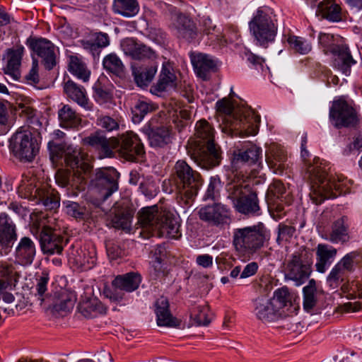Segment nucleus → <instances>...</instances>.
I'll use <instances>...</instances> for the list:
<instances>
[{
  "instance_id": "f257e3e1",
  "label": "nucleus",
  "mask_w": 362,
  "mask_h": 362,
  "mask_svg": "<svg viewBox=\"0 0 362 362\" xmlns=\"http://www.w3.org/2000/svg\"><path fill=\"white\" fill-rule=\"evenodd\" d=\"M329 163L315 158L313 163L308 167L310 180V197L317 205L325 199H333L351 192L352 182L342 175H332Z\"/></svg>"
},
{
  "instance_id": "f03ea898",
  "label": "nucleus",
  "mask_w": 362,
  "mask_h": 362,
  "mask_svg": "<svg viewBox=\"0 0 362 362\" xmlns=\"http://www.w3.org/2000/svg\"><path fill=\"white\" fill-rule=\"evenodd\" d=\"M216 106L224 134L246 137L258 133L260 117L251 107L245 105L235 107L227 98L217 101Z\"/></svg>"
},
{
  "instance_id": "7ed1b4c3",
  "label": "nucleus",
  "mask_w": 362,
  "mask_h": 362,
  "mask_svg": "<svg viewBox=\"0 0 362 362\" xmlns=\"http://www.w3.org/2000/svg\"><path fill=\"white\" fill-rule=\"evenodd\" d=\"M139 223L152 235L173 239L181 236L178 218L169 211L159 210L156 206L142 208L139 212Z\"/></svg>"
},
{
  "instance_id": "20e7f679",
  "label": "nucleus",
  "mask_w": 362,
  "mask_h": 362,
  "mask_svg": "<svg viewBox=\"0 0 362 362\" xmlns=\"http://www.w3.org/2000/svg\"><path fill=\"white\" fill-rule=\"evenodd\" d=\"M198 150L194 153L193 159L199 166L210 169L220 163L219 148L214 142V129L206 120H200L195 127Z\"/></svg>"
},
{
  "instance_id": "39448f33",
  "label": "nucleus",
  "mask_w": 362,
  "mask_h": 362,
  "mask_svg": "<svg viewBox=\"0 0 362 362\" xmlns=\"http://www.w3.org/2000/svg\"><path fill=\"white\" fill-rule=\"evenodd\" d=\"M250 33L257 45L267 47L274 41L278 25L274 11L269 7H260L249 22Z\"/></svg>"
},
{
  "instance_id": "423d86ee",
  "label": "nucleus",
  "mask_w": 362,
  "mask_h": 362,
  "mask_svg": "<svg viewBox=\"0 0 362 362\" xmlns=\"http://www.w3.org/2000/svg\"><path fill=\"white\" fill-rule=\"evenodd\" d=\"M246 179L233 180L227 186L228 198L236 210L244 214H258L259 211L257 194L252 190Z\"/></svg>"
},
{
  "instance_id": "0eeeda50",
  "label": "nucleus",
  "mask_w": 362,
  "mask_h": 362,
  "mask_svg": "<svg viewBox=\"0 0 362 362\" xmlns=\"http://www.w3.org/2000/svg\"><path fill=\"white\" fill-rule=\"evenodd\" d=\"M318 42L325 53L333 54L334 66L349 75L351 66L356 62L351 56L344 38L338 35L320 33Z\"/></svg>"
},
{
  "instance_id": "6e6552de",
  "label": "nucleus",
  "mask_w": 362,
  "mask_h": 362,
  "mask_svg": "<svg viewBox=\"0 0 362 362\" xmlns=\"http://www.w3.org/2000/svg\"><path fill=\"white\" fill-rule=\"evenodd\" d=\"M174 170L177 193L187 199H192L202 184L199 173L183 160L176 162Z\"/></svg>"
},
{
  "instance_id": "1a4fd4ad",
  "label": "nucleus",
  "mask_w": 362,
  "mask_h": 362,
  "mask_svg": "<svg viewBox=\"0 0 362 362\" xmlns=\"http://www.w3.org/2000/svg\"><path fill=\"white\" fill-rule=\"evenodd\" d=\"M10 151L21 162H31L39 151V144L27 129L18 130L11 138Z\"/></svg>"
},
{
  "instance_id": "9d476101",
  "label": "nucleus",
  "mask_w": 362,
  "mask_h": 362,
  "mask_svg": "<svg viewBox=\"0 0 362 362\" xmlns=\"http://www.w3.org/2000/svg\"><path fill=\"white\" fill-rule=\"evenodd\" d=\"M233 243L235 250L243 255H252L260 249L265 237L257 226L235 229Z\"/></svg>"
},
{
  "instance_id": "9b49d317",
  "label": "nucleus",
  "mask_w": 362,
  "mask_h": 362,
  "mask_svg": "<svg viewBox=\"0 0 362 362\" xmlns=\"http://www.w3.org/2000/svg\"><path fill=\"white\" fill-rule=\"evenodd\" d=\"M262 158V148L252 143H247L241 148L233 150L231 157V167L233 169V180L241 178L243 170L251 165L260 162Z\"/></svg>"
},
{
  "instance_id": "f8f14e48",
  "label": "nucleus",
  "mask_w": 362,
  "mask_h": 362,
  "mask_svg": "<svg viewBox=\"0 0 362 362\" xmlns=\"http://www.w3.org/2000/svg\"><path fill=\"white\" fill-rule=\"evenodd\" d=\"M141 276L136 273L119 275L112 281V290L105 292L106 296L113 301H120L125 298V293L136 290L141 283Z\"/></svg>"
},
{
  "instance_id": "ddd939ff",
  "label": "nucleus",
  "mask_w": 362,
  "mask_h": 362,
  "mask_svg": "<svg viewBox=\"0 0 362 362\" xmlns=\"http://www.w3.org/2000/svg\"><path fill=\"white\" fill-rule=\"evenodd\" d=\"M329 119L337 128L349 127L357 122L355 110L343 98L333 101L329 110Z\"/></svg>"
},
{
  "instance_id": "4468645a",
  "label": "nucleus",
  "mask_w": 362,
  "mask_h": 362,
  "mask_svg": "<svg viewBox=\"0 0 362 362\" xmlns=\"http://www.w3.org/2000/svg\"><path fill=\"white\" fill-rule=\"evenodd\" d=\"M65 160L71 168L77 169L76 171L74 172V177L71 181L66 173L58 172L56 175V182L62 187L71 185V187H75L79 191L84 189L83 184L87 178V172L86 170L80 166L81 164L78 156L75 154L73 156H67Z\"/></svg>"
},
{
  "instance_id": "2eb2a0df",
  "label": "nucleus",
  "mask_w": 362,
  "mask_h": 362,
  "mask_svg": "<svg viewBox=\"0 0 362 362\" xmlns=\"http://www.w3.org/2000/svg\"><path fill=\"white\" fill-rule=\"evenodd\" d=\"M119 177V173L113 168H102L97 171L93 185L98 189L101 199H107L117 190Z\"/></svg>"
},
{
  "instance_id": "dca6fc26",
  "label": "nucleus",
  "mask_w": 362,
  "mask_h": 362,
  "mask_svg": "<svg viewBox=\"0 0 362 362\" xmlns=\"http://www.w3.org/2000/svg\"><path fill=\"white\" fill-rule=\"evenodd\" d=\"M119 144L115 148L127 160L135 161L144 154V146L133 132H127L117 139Z\"/></svg>"
},
{
  "instance_id": "f3484780",
  "label": "nucleus",
  "mask_w": 362,
  "mask_h": 362,
  "mask_svg": "<svg viewBox=\"0 0 362 362\" xmlns=\"http://www.w3.org/2000/svg\"><path fill=\"white\" fill-rule=\"evenodd\" d=\"M33 182L23 181L18 187V192L25 198L36 200L37 203H42L45 206L52 209L59 206V203L52 197L49 191L44 188H39L32 186Z\"/></svg>"
},
{
  "instance_id": "a211bd4d",
  "label": "nucleus",
  "mask_w": 362,
  "mask_h": 362,
  "mask_svg": "<svg viewBox=\"0 0 362 362\" xmlns=\"http://www.w3.org/2000/svg\"><path fill=\"white\" fill-rule=\"evenodd\" d=\"M312 272L311 267L300 262V256L291 255L285 267V276L293 281L296 286L303 284Z\"/></svg>"
},
{
  "instance_id": "6ab92c4d",
  "label": "nucleus",
  "mask_w": 362,
  "mask_h": 362,
  "mask_svg": "<svg viewBox=\"0 0 362 362\" xmlns=\"http://www.w3.org/2000/svg\"><path fill=\"white\" fill-rule=\"evenodd\" d=\"M30 47L42 58L47 69H52L56 64L55 47L52 42L45 38L28 40Z\"/></svg>"
},
{
  "instance_id": "aec40b11",
  "label": "nucleus",
  "mask_w": 362,
  "mask_h": 362,
  "mask_svg": "<svg viewBox=\"0 0 362 362\" xmlns=\"http://www.w3.org/2000/svg\"><path fill=\"white\" fill-rule=\"evenodd\" d=\"M24 52L23 46L17 45L15 47L8 49L4 55L3 60L6 63L3 69L4 72L16 81L21 77V66Z\"/></svg>"
},
{
  "instance_id": "412c9836",
  "label": "nucleus",
  "mask_w": 362,
  "mask_h": 362,
  "mask_svg": "<svg viewBox=\"0 0 362 362\" xmlns=\"http://www.w3.org/2000/svg\"><path fill=\"white\" fill-rule=\"evenodd\" d=\"M69 262L82 269H91L96 262V250L93 246L73 248L68 255Z\"/></svg>"
},
{
  "instance_id": "4be33fe9",
  "label": "nucleus",
  "mask_w": 362,
  "mask_h": 362,
  "mask_svg": "<svg viewBox=\"0 0 362 362\" xmlns=\"http://www.w3.org/2000/svg\"><path fill=\"white\" fill-rule=\"evenodd\" d=\"M58 224L56 223L50 230L40 232V242L44 253L54 255L60 254L63 250V238L59 230Z\"/></svg>"
},
{
  "instance_id": "5701e85b",
  "label": "nucleus",
  "mask_w": 362,
  "mask_h": 362,
  "mask_svg": "<svg viewBox=\"0 0 362 362\" xmlns=\"http://www.w3.org/2000/svg\"><path fill=\"white\" fill-rule=\"evenodd\" d=\"M190 59L197 76L206 80L211 72L216 71L218 62L211 56L203 53H192Z\"/></svg>"
},
{
  "instance_id": "b1692460",
  "label": "nucleus",
  "mask_w": 362,
  "mask_h": 362,
  "mask_svg": "<svg viewBox=\"0 0 362 362\" xmlns=\"http://www.w3.org/2000/svg\"><path fill=\"white\" fill-rule=\"evenodd\" d=\"M16 227L5 214H0V255H6L16 240Z\"/></svg>"
},
{
  "instance_id": "393cba45",
  "label": "nucleus",
  "mask_w": 362,
  "mask_h": 362,
  "mask_svg": "<svg viewBox=\"0 0 362 362\" xmlns=\"http://www.w3.org/2000/svg\"><path fill=\"white\" fill-rule=\"evenodd\" d=\"M266 161L276 174H281L287 168V154L283 146L272 144L266 151Z\"/></svg>"
},
{
  "instance_id": "a878e982",
  "label": "nucleus",
  "mask_w": 362,
  "mask_h": 362,
  "mask_svg": "<svg viewBox=\"0 0 362 362\" xmlns=\"http://www.w3.org/2000/svg\"><path fill=\"white\" fill-rule=\"evenodd\" d=\"M337 250L333 246L320 243L315 248L316 271L324 274L334 261Z\"/></svg>"
},
{
  "instance_id": "bb28decb",
  "label": "nucleus",
  "mask_w": 362,
  "mask_h": 362,
  "mask_svg": "<svg viewBox=\"0 0 362 362\" xmlns=\"http://www.w3.org/2000/svg\"><path fill=\"white\" fill-rule=\"evenodd\" d=\"M83 143L101 151L105 156H111L112 151L119 144L116 138L107 139L100 132H95L84 138Z\"/></svg>"
},
{
  "instance_id": "cd10ccee",
  "label": "nucleus",
  "mask_w": 362,
  "mask_h": 362,
  "mask_svg": "<svg viewBox=\"0 0 362 362\" xmlns=\"http://www.w3.org/2000/svg\"><path fill=\"white\" fill-rule=\"evenodd\" d=\"M254 313L258 319L266 322L276 320L281 315V313L273 306L272 302L265 297L255 299Z\"/></svg>"
},
{
  "instance_id": "c85d7f7f",
  "label": "nucleus",
  "mask_w": 362,
  "mask_h": 362,
  "mask_svg": "<svg viewBox=\"0 0 362 362\" xmlns=\"http://www.w3.org/2000/svg\"><path fill=\"white\" fill-rule=\"evenodd\" d=\"M121 47L126 55L134 59H151L155 57V52L150 47L136 42L132 38H127L121 43Z\"/></svg>"
},
{
  "instance_id": "c756f323",
  "label": "nucleus",
  "mask_w": 362,
  "mask_h": 362,
  "mask_svg": "<svg viewBox=\"0 0 362 362\" xmlns=\"http://www.w3.org/2000/svg\"><path fill=\"white\" fill-rule=\"evenodd\" d=\"M36 253L34 242L28 237L22 238L15 250V257L18 264L30 265L33 262Z\"/></svg>"
},
{
  "instance_id": "7c9ffc66",
  "label": "nucleus",
  "mask_w": 362,
  "mask_h": 362,
  "mask_svg": "<svg viewBox=\"0 0 362 362\" xmlns=\"http://www.w3.org/2000/svg\"><path fill=\"white\" fill-rule=\"evenodd\" d=\"M348 219L346 216H342L335 221L331 226L330 230L324 238L332 243H344L349 240Z\"/></svg>"
},
{
  "instance_id": "2f4dec72",
  "label": "nucleus",
  "mask_w": 362,
  "mask_h": 362,
  "mask_svg": "<svg viewBox=\"0 0 362 362\" xmlns=\"http://www.w3.org/2000/svg\"><path fill=\"white\" fill-rule=\"evenodd\" d=\"M156 314L157 324L160 327H176L179 321L175 318L169 310V303L166 298L160 297L156 302Z\"/></svg>"
},
{
  "instance_id": "473e14b6",
  "label": "nucleus",
  "mask_w": 362,
  "mask_h": 362,
  "mask_svg": "<svg viewBox=\"0 0 362 362\" xmlns=\"http://www.w3.org/2000/svg\"><path fill=\"white\" fill-rule=\"evenodd\" d=\"M201 219L215 224L223 223L228 218V209L220 204L202 207L199 211Z\"/></svg>"
},
{
  "instance_id": "72a5a7b5",
  "label": "nucleus",
  "mask_w": 362,
  "mask_h": 362,
  "mask_svg": "<svg viewBox=\"0 0 362 362\" xmlns=\"http://www.w3.org/2000/svg\"><path fill=\"white\" fill-rule=\"evenodd\" d=\"M173 26L176 30L177 36L185 39L188 42L194 41L198 35L194 23L185 15H179Z\"/></svg>"
},
{
  "instance_id": "f704fd0d",
  "label": "nucleus",
  "mask_w": 362,
  "mask_h": 362,
  "mask_svg": "<svg viewBox=\"0 0 362 362\" xmlns=\"http://www.w3.org/2000/svg\"><path fill=\"white\" fill-rule=\"evenodd\" d=\"M64 90L71 99L77 103L85 110H89L92 107L88 98L86 96V90L78 86L72 81H68L64 86Z\"/></svg>"
},
{
  "instance_id": "c9c22d12",
  "label": "nucleus",
  "mask_w": 362,
  "mask_h": 362,
  "mask_svg": "<svg viewBox=\"0 0 362 362\" xmlns=\"http://www.w3.org/2000/svg\"><path fill=\"white\" fill-rule=\"evenodd\" d=\"M60 126L64 129H78L81 126V118L69 105H64L59 110Z\"/></svg>"
},
{
  "instance_id": "e433bc0d",
  "label": "nucleus",
  "mask_w": 362,
  "mask_h": 362,
  "mask_svg": "<svg viewBox=\"0 0 362 362\" xmlns=\"http://www.w3.org/2000/svg\"><path fill=\"white\" fill-rule=\"evenodd\" d=\"M318 11L329 21L339 22L342 19L341 8L335 0H323L318 4Z\"/></svg>"
},
{
  "instance_id": "4c0bfd02",
  "label": "nucleus",
  "mask_w": 362,
  "mask_h": 362,
  "mask_svg": "<svg viewBox=\"0 0 362 362\" xmlns=\"http://www.w3.org/2000/svg\"><path fill=\"white\" fill-rule=\"evenodd\" d=\"M112 10L123 17L132 18L139 13L140 8L137 0H114Z\"/></svg>"
},
{
  "instance_id": "58836bf2",
  "label": "nucleus",
  "mask_w": 362,
  "mask_h": 362,
  "mask_svg": "<svg viewBox=\"0 0 362 362\" xmlns=\"http://www.w3.org/2000/svg\"><path fill=\"white\" fill-rule=\"evenodd\" d=\"M69 71L84 82L89 80L90 71L87 69L83 58L78 54H71L69 57Z\"/></svg>"
},
{
  "instance_id": "ea45409f",
  "label": "nucleus",
  "mask_w": 362,
  "mask_h": 362,
  "mask_svg": "<svg viewBox=\"0 0 362 362\" xmlns=\"http://www.w3.org/2000/svg\"><path fill=\"white\" fill-rule=\"evenodd\" d=\"M31 219V230L33 233H37L41 230L44 232L45 230H50L54 228L55 219L48 217L43 212L33 213L30 215Z\"/></svg>"
},
{
  "instance_id": "a19ab883",
  "label": "nucleus",
  "mask_w": 362,
  "mask_h": 362,
  "mask_svg": "<svg viewBox=\"0 0 362 362\" xmlns=\"http://www.w3.org/2000/svg\"><path fill=\"white\" fill-rule=\"evenodd\" d=\"M132 67L134 81L140 87L147 86L152 81L157 71L156 67L153 66L145 68H137L134 66Z\"/></svg>"
},
{
  "instance_id": "79ce46f5",
  "label": "nucleus",
  "mask_w": 362,
  "mask_h": 362,
  "mask_svg": "<svg viewBox=\"0 0 362 362\" xmlns=\"http://www.w3.org/2000/svg\"><path fill=\"white\" fill-rule=\"evenodd\" d=\"M150 145L153 147H163L171 141L168 129L165 127L151 129L148 133Z\"/></svg>"
},
{
  "instance_id": "37998d69",
  "label": "nucleus",
  "mask_w": 362,
  "mask_h": 362,
  "mask_svg": "<svg viewBox=\"0 0 362 362\" xmlns=\"http://www.w3.org/2000/svg\"><path fill=\"white\" fill-rule=\"evenodd\" d=\"M65 213L76 220L83 221L89 216L88 210L78 203L71 201L62 202Z\"/></svg>"
},
{
  "instance_id": "c03bdc74",
  "label": "nucleus",
  "mask_w": 362,
  "mask_h": 362,
  "mask_svg": "<svg viewBox=\"0 0 362 362\" xmlns=\"http://www.w3.org/2000/svg\"><path fill=\"white\" fill-rule=\"evenodd\" d=\"M113 214L114 216L111 218L112 226L129 232L132 219L130 214L123 211H117L116 209L114 210Z\"/></svg>"
},
{
  "instance_id": "a18cd8bd",
  "label": "nucleus",
  "mask_w": 362,
  "mask_h": 362,
  "mask_svg": "<svg viewBox=\"0 0 362 362\" xmlns=\"http://www.w3.org/2000/svg\"><path fill=\"white\" fill-rule=\"evenodd\" d=\"M153 105L146 99L139 98L132 109V120L139 123L149 112L153 110Z\"/></svg>"
},
{
  "instance_id": "49530a36",
  "label": "nucleus",
  "mask_w": 362,
  "mask_h": 362,
  "mask_svg": "<svg viewBox=\"0 0 362 362\" xmlns=\"http://www.w3.org/2000/svg\"><path fill=\"white\" fill-rule=\"evenodd\" d=\"M303 308L305 310L310 311L314 308L317 302L316 298V282L310 279L308 284L303 289Z\"/></svg>"
},
{
  "instance_id": "de8ad7c7",
  "label": "nucleus",
  "mask_w": 362,
  "mask_h": 362,
  "mask_svg": "<svg viewBox=\"0 0 362 362\" xmlns=\"http://www.w3.org/2000/svg\"><path fill=\"white\" fill-rule=\"evenodd\" d=\"M287 41L291 48L300 54H307L312 49L310 42L302 37L289 35Z\"/></svg>"
},
{
  "instance_id": "09e8293b",
  "label": "nucleus",
  "mask_w": 362,
  "mask_h": 362,
  "mask_svg": "<svg viewBox=\"0 0 362 362\" xmlns=\"http://www.w3.org/2000/svg\"><path fill=\"white\" fill-rule=\"evenodd\" d=\"M175 80V76L170 71V66L163 65L156 88L158 91H164L168 86L173 85Z\"/></svg>"
},
{
  "instance_id": "8fccbe9b",
  "label": "nucleus",
  "mask_w": 362,
  "mask_h": 362,
  "mask_svg": "<svg viewBox=\"0 0 362 362\" xmlns=\"http://www.w3.org/2000/svg\"><path fill=\"white\" fill-rule=\"evenodd\" d=\"M76 300L74 293L63 291L54 305V309L57 311L69 312L73 309Z\"/></svg>"
},
{
  "instance_id": "3c124183",
  "label": "nucleus",
  "mask_w": 362,
  "mask_h": 362,
  "mask_svg": "<svg viewBox=\"0 0 362 362\" xmlns=\"http://www.w3.org/2000/svg\"><path fill=\"white\" fill-rule=\"evenodd\" d=\"M16 266V264L0 262V279L12 285L18 276Z\"/></svg>"
},
{
  "instance_id": "603ef678",
  "label": "nucleus",
  "mask_w": 362,
  "mask_h": 362,
  "mask_svg": "<svg viewBox=\"0 0 362 362\" xmlns=\"http://www.w3.org/2000/svg\"><path fill=\"white\" fill-rule=\"evenodd\" d=\"M346 273L336 264L326 279V283L332 289L338 288L344 281Z\"/></svg>"
},
{
  "instance_id": "864d4df0",
  "label": "nucleus",
  "mask_w": 362,
  "mask_h": 362,
  "mask_svg": "<svg viewBox=\"0 0 362 362\" xmlns=\"http://www.w3.org/2000/svg\"><path fill=\"white\" fill-rule=\"evenodd\" d=\"M103 64L107 71L119 75L123 71V64L115 54L107 55L103 61Z\"/></svg>"
},
{
  "instance_id": "5fc2aeb1",
  "label": "nucleus",
  "mask_w": 362,
  "mask_h": 362,
  "mask_svg": "<svg viewBox=\"0 0 362 362\" xmlns=\"http://www.w3.org/2000/svg\"><path fill=\"white\" fill-rule=\"evenodd\" d=\"M360 253L357 251H352L345 255L337 264L346 274L354 271L357 258Z\"/></svg>"
},
{
  "instance_id": "6e6d98bb",
  "label": "nucleus",
  "mask_w": 362,
  "mask_h": 362,
  "mask_svg": "<svg viewBox=\"0 0 362 362\" xmlns=\"http://www.w3.org/2000/svg\"><path fill=\"white\" fill-rule=\"evenodd\" d=\"M208 311L206 306H196L191 310V318L197 325H207L210 322Z\"/></svg>"
},
{
  "instance_id": "4d7b16f0",
  "label": "nucleus",
  "mask_w": 362,
  "mask_h": 362,
  "mask_svg": "<svg viewBox=\"0 0 362 362\" xmlns=\"http://www.w3.org/2000/svg\"><path fill=\"white\" fill-rule=\"evenodd\" d=\"M289 293L286 288H281L276 290L274 296L269 298L273 304V306L281 313V310L284 308L288 301Z\"/></svg>"
},
{
  "instance_id": "13d9d810",
  "label": "nucleus",
  "mask_w": 362,
  "mask_h": 362,
  "mask_svg": "<svg viewBox=\"0 0 362 362\" xmlns=\"http://www.w3.org/2000/svg\"><path fill=\"white\" fill-rule=\"evenodd\" d=\"M341 288L346 293V298H362V283L353 281L350 284L342 285Z\"/></svg>"
},
{
  "instance_id": "bf43d9fd",
  "label": "nucleus",
  "mask_w": 362,
  "mask_h": 362,
  "mask_svg": "<svg viewBox=\"0 0 362 362\" xmlns=\"http://www.w3.org/2000/svg\"><path fill=\"white\" fill-rule=\"evenodd\" d=\"M93 98L98 104L103 105L111 102L112 98V93L107 89L95 84L93 87Z\"/></svg>"
},
{
  "instance_id": "052dcab7",
  "label": "nucleus",
  "mask_w": 362,
  "mask_h": 362,
  "mask_svg": "<svg viewBox=\"0 0 362 362\" xmlns=\"http://www.w3.org/2000/svg\"><path fill=\"white\" fill-rule=\"evenodd\" d=\"M140 189L146 197L151 198L156 195L158 186L153 180L148 178L140 184Z\"/></svg>"
},
{
  "instance_id": "680f3d73",
  "label": "nucleus",
  "mask_w": 362,
  "mask_h": 362,
  "mask_svg": "<svg viewBox=\"0 0 362 362\" xmlns=\"http://www.w3.org/2000/svg\"><path fill=\"white\" fill-rule=\"evenodd\" d=\"M97 125L107 132L117 130L119 128V123L117 119L110 116H101L97 120Z\"/></svg>"
},
{
  "instance_id": "e2e57ef3",
  "label": "nucleus",
  "mask_w": 362,
  "mask_h": 362,
  "mask_svg": "<svg viewBox=\"0 0 362 362\" xmlns=\"http://www.w3.org/2000/svg\"><path fill=\"white\" fill-rule=\"evenodd\" d=\"M16 110L21 117H24L28 121L30 120L32 122L35 116V110L25 103H18Z\"/></svg>"
},
{
  "instance_id": "0e129e2a",
  "label": "nucleus",
  "mask_w": 362,
  "mask_h": 362,
  "mask_svg": "<svg viewBox=\"0 0 362 362\" xmlns=\"http://www.w3.org/2000/svg\"><path fill=\"white\" fill-rule=\"evenodd\" d=\"M295 228L286 225L279 226L277 242L280 244L282 241H288L294 234Z\"/></svg>"
},
{
  "instance_id": "69168bd1",
  "label": "nucleus",
  "mask_w": 362,
  "mask_h": 362,
  "mask_svg": "<svg viewBox=\"0 0 362 362\" xmlns=\"http://www.w3.org/2000/svg\"><path fill=\"white\" fill-rule=\"evenodd\" d=\"M293 255L300 256V262L305 264H308L311 267L313 262V254L310 249L301 247L298 252H295Z\"/></svg>"
},
{
  "instance_id": "338daca9",
  "label": "nucleus",
  "mask_w": 362,
  "mask_h": 362,
  "mask_svg": "<svg viewBox=\"0 0 362 362\" xmlns=\"http://www.w3.org/2000/svg\"><path fill=\"white\" fill-rule=\"evenodd\" d=\"M361 150H362V134H358L354 138L353 142L347 146L344 153L349 155L354 151H358Z\"/></svg>"
},
{
  "instance_id": "774afa93",
  "label": "nucleus",
  "mask_w": 362,
  "mask_h": 362,
  "mask_svg": "<svg viewBox=\"0 0 362 362\" xmlns=\"http://www.w3.org/2000/svg\"><path fill=\"white\" fill-rule=\"evenodd\" d=\"M93 39L94 40L98 49L106 47L110 44V38L107 33H95L93 35Z\"/></svg>"
}]
</instances>
